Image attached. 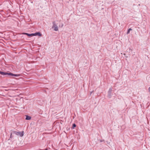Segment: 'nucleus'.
Masks as SVG:
<instances>
[{
	"label": "nucleus",
	"instance_id": "nucleus-3",
	"mask_svg": "<svg viewBox=\"0 0 150 150\" xmlns=\"http://www.w3.org/2000/svg\"><path fill=\"white\" fill-rule=\"evenodd\" d=\"M52 23L53 26H52V28H54V30L55 31H58V27H57V25L56 24L55 22L53 21Z\"/></svg>",
	"mask_w": 150,
	"mask_h": 150
},
{
	"label": "nucleus",
	"instance_id": "nucleus-5",
	"mask_svg": "<svg viewBox=\"0 0 150 150\" xmlns=\"http://www.w3.org/2000/svg\"><path fill=\"white\" fill-rule=\"evenodd\" d=\"M33 34H34V36L38 35L39 36H41V34L39 32L36 33H33Z\"/></svg>",
	"mask_w": 150,
	"mask_h": 150
},
{
	"label": "nucleus",
	"instance_id": "nucleus-2",
	"mask_svg": "<svg viewBox=\"0 0 150 150\" xmlns=\"http://www.w3.org/2000/svg\"><path fill=\"white\" fill-rule=\"evenodd\" d=\"M13 133L18 135H20L21 137H22L23 135V131H22V132H18L14 131L13 132Z\"/></svg>",
	"mask_w": 150,
	"mask_h": 150
},
{
	"label": "nucleus",
	"instance_id": "nucleus-10",
	"mask_svg": "<svg viewBox=\"0 0 150 150\" xmlns=\"http://www.w3.org/2000/svg\"><path fill=\"white\" fill-rule=\"evenodd\" d=\"M63 25L62 24L61 27H63Z\"/></svg>",
	"mask_w": 150,
	"mask_h": 150
},
{
	"label": "nucleus",
	"instance_id": "nucleus-9",
	"mask_svg": "<svg viewBox=\"0 0 150 150\" xmlns=\"http://www.w3.org/2000/svg\"><path fill=\"white\" fill-rule=\"evenodd\" d=\"M11 136H12V133L11 134V136H10V137H11Z\"/></svg>",
	"mask_w": 150,
	"mask_h": 150
},
{
	"label": "nucleus",
	"instance_id": "nucleus-4",
	"mask_svg": "<svg viewBox=\"0 0 150 150\" xmlns=\"http://www.w3.org/2000/svg\"><path fill=\"white\" fill-rule=\"evenodd\" d=\"M23 34L26 35H27L28 36H34V34L33 33H32L31 34L27 33H23Z\"/></svg>",
	"mask_w": 150,
	"mask_h": 150
},
{
	"label": "nucleus",
	"instance_id": "nucleus-8",
	"mask_svg": "<svg viewBox=\"0 0 150 150\" xmlns=\"http://www.w3.org/2000/svg\"><path fill=\"white\" fill-rule=\"evenodd\" d=\"M76 127V125L75 124H73L72 125V128L73 129L74 128Z\"/></svg>",
	"mask_w": 150,
	"mask_h": 150
},
{
	"label": "nucleus",
	"instance_id": "nucleus-7",
	"mask_svg": "<svg viewBox=\"0 0 150 150\" xmlns=\"http://www.w3.org/2000/svg\"><path fill=\"white\" fill-rule=\"evenodd\" d=\"M132 30V29L131 28H129L128 30V31H127V34H129V33H130V30Z\"/></svg>",
	"mask_w": 150,
	"mask_h": 150
},
{
	"label": "nucleus",
	"instance_id": "nucleus-6",
	"mask_svg": "<svg viewBox=\"0 0 150 150\" xmlns=\"http://www.w3.org/2000/svg\"><path fill=\"white\" fill-rule=\"evenodd\" d=\"M31 119V117L30 116H27L26 117V120H30Z\"/></svg>",
	"mask_w": 150,
	"mask_h": 150
},
{
	"label": "nucleus",
	"instance_id": "nucleus-1",
	"mask_svg": "<svg viewBox=\"0 0 150 150\" xmlns=\"http://www.w3.org/2000/svg\"><path fill=\"white\" fill-rule=\"evenodd\" d=\"M0 74L3 75H11L13 76H20V74H13L11 73H5L3 72H2L0 71Z\"/></svg>",
	"mask_w": 150,
	"mask_h": 150
}]
</instances>
